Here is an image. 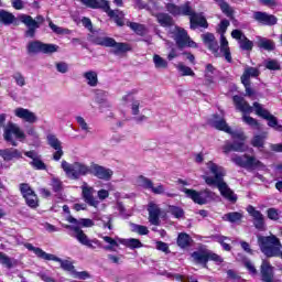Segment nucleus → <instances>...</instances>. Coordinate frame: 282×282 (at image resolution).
I'll use <instances>...</instances> for the list:
<instances>
[{
  "label": "nucleus",
  "mask_w": 282,
  "mask_h": 282,
  "mask_svg": "<svg viewBox=\"0 0 282 282\" xmlns=\"http://www.w3.org/2000/svg\"><path fill=\"white\" fill-rule=\"evenodd\" d=\"M29 54H54V52H58V46L56 44H44L40 41L30 42L28 44Z\"/></svg>",
  "instance_id": "obj_17"
},
{
  "label": "nucleus",
  "mask_w": 282,
  "mask_h": 282,
  "mask_svg": "<svg viewBox=\"0 0 282 282\" xmlns=\"http://www.w3.org/2000/svg\"><path fill=\"white\" fill-rule=\"evenodd\" d=\"M101 239H104L105 243H108L107 247H105V250H116L120 246V241H122V238L116 237L111 238L109 236H101Z\"/></svg>",
  "instance_id": "obj_38"
},
{
  "label": "nucleus",
  "mask_w": 282,
  "mask_h": 282,
  "mask_svg": "<svg viewBox=\"0 0 282 282\" xmlns=\"http://www.w3.org/2000/svg\"><path fill=\"white\" fill-rule=\"evenodd\" d=\"M4 140L7 142H10V144H12V147H18L19 143H17V140H19V142H25V132H23V130H21V128L15 124V123H9L6 128H4Z\"/></svg>",
  "instance_id": "obj_13"
},
{
  "label": "nucleus",
  "mask_w": 282,
  "mask_h": 282,
  "mask_svg": "<svg viewBox=\"0 0 282 282\" xmlns=\"http://www.w3.org/2000/svg\"><path fill=\"white\" fill-rule=\"evenodd\" d=\"M247 213L250 215V217H252L253 225L256 226L257 230H263L265 228V220L263 218V214L257 210L254 206L249 205L247 207Z\"/></svg>",
  "instance_id": "obj_23"
},
{
  "label": "nucleus",
  "mask_w": 282,
  "mask_h": 282,
  "mask_svg": "<svg viewBox=\"0 0 282 282\" xmlns=\"http://www.w3.org/2000/svg\"><path fill=\"white\" fill-rule=\"evenodd\" d=\"M221 12H224V14L231 17L232 15V9L230 8V6L228 4V2L220 0L219 2H217Z\"/></svg>",
  "instance_id": "obj_54"
},
{
  "label": "nucleus",
  "mask_w": 282,
  "mask_h": 282,
  "mask_svg": "<svg viewBox=\"0 0 282 282\" xmlns=\"http://www.w3.org/2000/svg\"><path fill=\"white\" fill-rule=\"evenodd\" d=\"M83 6L86 8H90L91 10H109V1L108 0H79Z\"/></svg>",
  "instance_id": "obj_28"
},
{
  "label": "nucleus",
  "mask_w": 282,
  "mask_h": 282,
  "mask_svg": "<svg viewBox=\"0 0 282 282\" xmlns=\"http://www.w3.org/2000/svg\"><path fill=\"white\" fill-rule=\"evenodd\" d=\"M267 214H268L269 219L276 221V220H279L281 212H279L276 208H269Z\"/></svg>",
  "instance_id": "obj_59"
},
{
  "label": "nucleus",
  "mask_w": 282,
  "mask_h": 282,
  "mask_svg": "<svg viewBox=\"0 0 282 282\" xmlns=\"http://www.w3.org/2000/svg\"><path fill=\"white\" fill-rule=\"evenodd\" d=\"M166 10L173 17H189V23L192 30H196V28H208V21H206V17L203 13H195L191 8V3L186 2L185 4L177 7L174 3H167Z\"/></svg>",
  "instance_id": "obj_3"
},
{
  "label": "nucleus",
  "mask_w": 282,
  "mask_h": 282,
  "mask_svg": "<svg viewBox=\"0 0 282 282\" xmlns=\"http://www.w3.org/2000/svg\"><path fill=\"white\" fill-rule=\"evenodd\" d=\"M215 72V67L212 64H207L206 65V70H205V78H206V85H213V83H215L213 80V75Z\"/></svg>",
  "instance_id": "obj_49"
},
{
  "label": "nucleus",
  "mask_w": 282,
  "mask_h": 282,
  "mask_svg": "<svg viewBox=\"0 0 282 282\" xmlns=\"http://www.w3.org/2000/svg\"><path fill=\"white\" fill-rule=\"evenodd\" d=\"M62 169L69 180H78L85 175L91 173V167L83 162L69 163L67 161H62Z\"/></svg>",
  "instance_id": "obj_6"
},
{
  "label": "nucleus",
  "mask_w": 282,
  "mask_h": 282,
  "mask_svg": "<svg viewBox=\"0 0 282 282\" xmlns=\"http://www.w3.org/2000/svg\"><path fill=\"white\" fill-rule=\"evenodd\" d=\"M128 28H131L133 30V32H135V34H139L140 36H142V34H144V32H147V29H144V25L135 23V22H128L127 23Z\"/></svg>",
  "instance_id": "obj_50"
},
{
  "label": "nucleus",
  "mask_w": 282,
  "mask_h": 282,
  "mask_svg": "<svg viewBox=\"0 0 282 282\" xmlns=\"http://www.w3.org/2000/svg\"><path fill=\"white\" fill-rule=\"evenodd\" d=\"M264 67H267V69L275 72L278 69H281V64L276 59H267L264 62Z\"/></svg>",
  "instance_id": "obj_52"
},
{
  "label": "nucleus",
  "mask_w": 282,
  "mask_h": 282,
  "mask_svg": "<svg viewBox=\"0 0 282 282\" xmlns=\"http://www.w3.org/2000/svg\"><path fill=\"white\" fill-rule=\"evenodd\" d=\"M183 193L194 202V204H198L199 206H204L205 204H210V202H215L217 198V194L212 192L210 189L195 191L183 188Z\"/></svg>",
  "instance_id": "obj_11"
},
{
  "label": "nucleus",
  "mask_w": 282,
  "mask_h": 282,
  "mask_svg": "<svg viewBox=\"0 0 282 282\" xmlns=\"http://www.w3.org/2000/svg\"><path fill=\"white\" fill-rule=\"evenodd\" d=\"M24 248H26V250H29V252H33V254L37 256L39 259H43L44 261H56L57 263H59L62 270H65L66 272H70L72 274H74L75 270H74V264L72 263V261L63 260V259L56 257L55 254L47 253V252L43 251V249H41L39 247H34L30 242H25Z\"/></svg>",
  "instance_id": "obj_5"
},
{
  "label": "nucleus",
  "mask_w": 282,
  "mask_h": 282,
  "mask_svg": "<svg viewBox=\"0 0 282 282\" xmlns=\"http://www.w3.org/2000/svg\"><path fill=\"white\" fill-rule=\"evenodd\" d=\"M51 186L54 191V193H61V191H63V182H61V180L53 177L51 180Z\"/></svg>",
  "instance_id": "obj_55"
},
{
  "label": "nucleus",
  "mask_w": 282,
  "mask_h": 282,
  "mask_svg": "<svg viewBox=\"0 0 282 282\" xmlns=\"http://www.w3.org/2000/svg\"><path fill=\"white\" fill-rule=\"evenodd\" d=\"M208 124L210 127H214V129H217L218 131H225V133H229L234 140H239L240 142L232 143H226L223 147L224 153H230V151H238L239 153H243L248 148L243 143L246 141V134H243V131H232L230 126L226 122L224 119V113L220 115H213L212 118L208 120Z\"/></svg>",
  "instance_id": "obj_2"
},
{
  "label": "nucleus",
  "mask_w": 282,
  "mask_h": 282,
  "mask_svg": "<svg viewBox=\"0 0 282 282\" xmlns=\"http://www.w3.org/2000/svg\"><path fill=\"white\" fill-rule=\"evenodd\" d=\"M231 36L239 42V45L241 47V50L245 51H250L252 50V47H254V44L252 43V41L248 40V37H246V35L243 34V32H241L240 30H234L231 32Z\"/></svg>",
  "instance_id": "obj_25"
},
{
  "label": "nucleus",
  "mask_w": 282,
  "mask_h": 282,
  "mask_svg": "<svg viewBox=\"0 0 282 282\" xmlns=\"http://www.w3.org/2000/svg\"><path fill=\"white\" fill-rule=\"evenodd\" d=\"M21 21L22 23H24V25L29 26V30L26 31V36H34V32L36 28H39V22H36V20L32 19V17L30 15H22Z\"/></svg>",
  "instance_id": "obj_34"
},
{
  "label": "nucleus",
  "mask_w": 282,
  "mask_h": 282,
  "mask_svg": "<svg viewBox=\"0 0 282 282\" xmlns=\"http://www.w3.org/2000/svg\"><path fill=\"white\" fill-rule=\"evenodd\" d=\"M76 122L80 127L82 131L89 133V124H87V121H85V118L78 116L76 117Z\"/></svg>",
  "instance_id": "obj_57"
},
{
  "label": "nucleus",
  "mask_w": 282,
  "mask_h": 282,
  "mask_svg": "<svg viewBox=\"0 0 282 282\" xmlns=\"http://www.w3.org/2000/svg\"><path fill=\"white\" fill-rule=\"evenodd\" d=\"M261 281L274 282V267L269 261L263 260L260 267Z\"/></svg>",
  "instance_id": "obj_24"
},
{
  "label": "nucleus",
  "mask_w": 282,
  "mask_h": 282,
  "mask_svg": "<svg viewBox=\"0 0 282 282\" xmlns=\"http://www.w3.org/2000/svg\"><path fill=\"white\" fill-rule=\"evenodd\" d=\"M56 69L59 74H67L69 66L65 62H59L56 64Z\"/></svg>",
  "instance_id": "obj_63"
},
{
  "label": "nucleus",
  "mask_w": 282,
  "mask_h": 282,
  "mask_svg": "<svg viewBox=\"0 0 282 282\" xmlns=\"http://www.w3.org/2000/svg\"><path fill=\"white\" fill-rule=\"evenodd\" d=\"M229 25H230V21L228 20L220 21L217 28V32L218 34H220V52L224 54L227 63H232V56L230 55V47L228 46V40L226 39V35H225Z\"/></svg>",
  "instance_id": "obj_14"
},
{
  "label": "nucleus",
  "mask_w": 282,
  "mask_h": 282,
  "mask_svg": "<svg viewBox=\"0 0 282 282\" xmlns=\"http://www.w3.org/2000/svg\"><path fill=\"white\" fill-rule=\"evenodd\" d=\"M105 12H107L108 17H110V19L115 20V23L117 25H119L120 28H122V25H124V13L120 10H111V7L108 4V10H106Z\"/></svg>",
  "instance_id": "obj_33"
},
{
  "label": "nucleus",
  "mask_w": 282,
  "mask_h": 282,
  "mask_svg": "<svg viewBox=\"0 0 282 282\" xmlns=\"http://www.w3.org/2000/svg\"><path fill=\"white\" fill-rule=\"evenodd\" d=\"M234 102L236 105V109L238 111H241L245 113L242 116V121L248 124L249 127H252V129H256L257 131H261V124L257 119L246 115V113H252V107L250 106L249 102H247L243 97L240 96H234Z\"/></svg>",
  "instance_id": "obj_8"
},
{
  "label": "nucleus",
  "mask_w": 282,
  "mask_h": 282,
  "mask_svg": "<svg viewBox=\"0 0 282 282\" xmlns=\"http://www.w3.org/2000/svg\"><path fill=\"white\" fill-rule=\"evenodd\" d=\"M156 19H158L160 25H162V28H169V26L173 25V18H171V15H169L166 13H159L156 15Z\"/></svg>",
  "instance_id": "obj_42"
},
{
  "label": "nucleus",
  "mask_w": 282,
  "mask_h": 282,
  "mask_svg": "<svg viewBox=\"0 0 282 282\" xmlns=\"http://www.w3.org/2000/svg\"><path fill=\"white\" fill-rule=\"evenodd\" d=\"M48 26L51 28V30H53V32L55 34H68L69 33V30L67 29H63L56 24H54L53 22H50L48 23Z\"/></svg>",
  "instance_id": "obj_56"
},
{
  "label": "nucleus",
  "mask_w": 282,
  "mask_h": 282,
  "mask_svg": "<svg viewBox=\"0 0 282 282\" xmlns=\"http://www.w3.org/2000/svg\"><path fill=\"white\" fill-rule=\"evenodd\" d=\"M231 162L237 164V166H241V169H246L247 171H268V166L263 164V162L259 161L256 156L252 155H234L231 158Z\"/></svg>",
  "instance_id": "obj_7"
},
{
  "label": "nucleus",
  "mask_w": 282,
  "mask_h": 282,
  "mask_svg": "<svg viewBox=\"0 0 282 282\" xmlns=\"http://www.w3.org/2000/svg\"><path fill=\"white\" fill-rule=\"evenodd\" d=\"M253 108L257 116L263 118V120H268V127L274 129V131H279L280 133L282 132V126L279 124V119L270 113L268 109L263 108V106L259 102H254Z\"/></svg>",
  "instance_id": "obj_15"
},
{
  "label": "nucleus",
  "mask_w": 282,
  "mask_h": 282,
  "mask_svg": "<svg viewBox=\"0 0 282 282\" xmlns=\"http://www.w3.org/2000/svg\"><path fill=\"white\" fill-rule=\"evenodd\" d=\"M169 213H171V215H173L176 219H182V217H184V209L177 206H170Z\"/></svg>",
  "instance_id": "obj_53"
},
{
  "label": "nucleus",
  "mask_w": 282,
  "mask_h": 282,
  "mask_svg": "<svg viewBox=\"0 0 282 282\" xmlns=\"http://www.w3.org/2000/svg\"><path fill=\"white\" fill-rule=\"evenodd\" d=\"M130 228L132 232H138V235H149V228L147 226L131 224Z\"/></svg>",
  "instance_id": "obj_51"
},
{
  "label": "nucleus",
  "mask_w": 282,
  "mask_h": 282,
  "mask_svg": "<svg viewBox=\"0 0 282 282\" xmlns=\"http://www.w3.org/2000/svg\"><path fill=\"white\" fill-rule=\"evenodd\" d=\"M203 180L207 186H216L225 199L232 204L237 202V194L224 182V177H226V169L224 166L208 161L203 167Z\"/></svg>",
  "instance_id": "obj_1"
},
{
  "label": "nucleus",
  "mask_w": 282,
  "mask_h": 282,
  "mask_svg": "<svg viewBox=\"0 0 282 282\" xmlns=\"http://www.w3.org/2000/svg\"><path fill=\"white\" fill-rule=\"evenodd\" d=\"M20 191L30 208H36L39 206V197H36V194L29 184H21Z\"/></svg>",
  "instance_id": "obj_19"
},
{
  "label": "nucleus",
  "mask_w": 282,
  "mask_h": 282,
  "mask_svg": "<svg viewBox=\"0 0 282 282\" xmlns=\"http://www.w3.org/2000/svg\"><path fill=\"white\" fill-rule=\"evenodd\" d=\"M152 184H153V182L143 175L138 176L135 178V185L140 186L141 188H145V189L150 191V188H152Z\"/></svg>",
  "instance_id": "obj_43"
},
{
  "label": "nucleus",
  "mask_w": 282,
  "mask_h": 282,
  "mask_svg": "<svg viewBox=\"0 0 282 282\" xmlns=\"http://www.w3.org/2000/svg\"><path fill=\"white\" fill-rule=\"evenodd\" d=\"M119 242L121 243V246H124L126 248H129L130 250H135L138 248H142V241H140V239L138 238H121V240H119Z\"/></svg>",
  "instance_id": "obj_37"
},
{
  "label": "nucleus",
  "mask_w": 282,
  "mask_h": 282,
  "mask_svg": "<svg viewBox=\"0 0 282 282\" xmlns=\"http://www.w3.org/2000/svg\"><path fill=\"white\" fill-rule=\"evenodd\" d=\"M153 63L156 69H166V67H169V62H166V59L162 58L160 55L153 56Z\"/></svg>",
  "instance_id": "obj_47"
},
{
  "label": "nucleus",
  "mask_w": 282,
  "mask_h": 282,
  "mask_svg": "<svg viewBox=\"0 0 282 282\" xmlns=\"http://www.w3.org/2000/svg\"><path fill=\"white\" fill-rule=\"evenodd\" d=\"M169 34L171 39L175 41L180 50H183V47L197 48V44L195 43V41L191 39V36H188V33L186 32V30L180 26H171Z\"/></svg>",
  "instance_id": "obj_10"
},
{
  "label": "nucleus",
  "mask_w": 282,
  "mask_h": 282,
  "mask_svg": "<svg viewBox=\"0 0 282 282\" xmlns=\"http://www.w3.org/2000/svg\"><path fill=\"white\" fill-rule=\"evenodd\" d=\"M15 19L17 18L11 12H8L3 9L0 10V21L3 23V25H12Z\"/></svg>",
  "instance_id": "obj_39"
},
{
  "label": "nucleus",
  "mask_w": 282,
  "mask_h": 282,
  "mask_svg": "<svg viewBox=\"0 0 282 282\" xmlns=\"http://www.w3.org/2000/svg\"><path fill=\"white\" fill-rule=\"evenodd\" d=\"M203 42L213 52V54H217L219 52V44L217 40H215V34L213 33H205L202 35Z\"/></svg>",
  "instance_id": "obj_30"
},
{
  "label": "nucleus",
  "mask_w": 282,
  "mask_h": 282,
  "mask_svg": "<svg viewBox=\"0 0 282 282\" xmlns=\"http://www.w3.org/2000/svg\"><path fill=\"white\" fill-rule=\"evenodd\" d=\"M67 221L69 224H73L70 226H77L79 228V230L82 228H91V226H94V220L89 219V218H80V219H76L72 216L67 217Z\"/></svg>",
  "instance_id": "obj_35"
},
{
  "label": "nucleus",
  "mask_w": 282,
  "mask_h": 282,
  "mask_svg": "<svg viewBox=\"0 0 282 282\" xmlns=\"http://www.w3.org/2000/svg\"><path fill=\"white\" fill-rule=\"evenodd\" d=\"M149 221L152 226H158L160 224V207L155 203H150L148 205Z\"/></svg>",
  "instance_id": "obj_31"
},
{
  "label": "nucleus",
  "mask_w": 282,
  "mask_h": 282,
  "mask_svg": "<svg viewBox=\"0 0 282 282\" xmlns=\"http://www.w3.org/2000/svg\"><path fill=\"white\" fill-rule=\"evenodd\" d=\"M93 43L95 45H102L104 47H112L111 54H115V56H122V54H126V52L131 51V46L127 43H118L112 37L107 36H98L91 39Z\"/></svg>",
  "instance_id": "obj_9"
},
{
  "label": "nucleus",
  "mask_w": 282,
  "mask_h": 282,
  "mask_svg": "<svg viewBox=\"0 0 282 282\" xmlns=\"http://www.w3.org/2000/svg\"><path fill=\"white\" fill-rule=\"evenodd\" d=\"M267 139L268 132H263L262 134H256L251 140V144L256 149H262V147L265 144Z\"/></svg>",
  "instance_id": "obj_40"
},
{
  "label": "nucleus",
  "mask_w": 282,
  "mask_h": 282,
  "mask_svg": "<svg viewBox=\"0 0 282 282\" xmlns=\"http://www.w3.org/2000/svg\"><path fill=\"white\" fill-rule=\"evenodd\" d=\"M253 19L258 21V23H262V25H276V17L270 15L265 12H254Z\"/></svg>",
  "instance_id": "obj_29"
},
{
  "label": "nucleus",
  "mask_w": 282,
  "mask_h": 282,
  "mask_svg": "<svg viewBox=\"0 0 282 282\" xmlns=\"http://www.w3.org/2000/svg\"><path fill=\"white\" fill-rule=\"evenodd\" d=\"M177 246H180V248H188V246H191V236H188V234H180L177 237Z\"/></svg>",
  "instance_id": "obj_46"
},
{
  "label": "nucleus",
  "mask_w": 282,
  "mask_h": 282,
  "mask_svg": "<svg viewBox=\"0 0 282 282\" xmlns=\"http://www.w3.org/2000/svg\"><path fill=\"white\" fill-rule=\"evenodd\" d=\"M218 243H220V246H223L224 250H226L227 252L230 251V245L226 241H230V239L220 236L217 238Z\"/></svg>",
  "instance_id": "obj_61"
},
{
  "label": "nucleus",
  "mask_w": 282,
  "mask_h": 282,
  "mask_svg": "<svg viewBox=\"0 0 282 282\" xmlns=\"http://www.w3.org/2000/svg\"><path fill=\"white\" fill-rule=\"evenodd\" d=\"M176 69L180 72L181 76H195L193 68L184 65L183 63H178L176 65Z\"/></svg>",
  "instance_id": "obj_45"
},
{
  "label": "nucleus",
  "mask_w": 282,
  "mask_h": 282,
  "mask_svg": "<svg viewBox=\"0 0 282 282\" xmlns=\"http://www.w3.org/2000/svg\"><path fill=\"white\" fill-rule=\"evenodd\" d=\"M24 155L32 160L30 164L33 169H35V171H45V169H47V165H45L43 160H41V156L39 153H36V151H26L24 152Z\"/></svg>",
  "instance_id": "obj_26"
},
{
  "label": "nucleus",
  "mask_w": 282,
  "mask_h": 282,
  "mask_svg": "<svg viewBox=\"0 0 282 282\" xmlns=\"http://www.w3.org/2000/svg\"><path fill=\"white\" fill-rule=\"evenodd\" d=\"M13 79L15 80L19 87H25V77L21 73H15L13 75Z\"/></svg>",
  "instance_id": "obj_60"
},
{
  "label": "nucleus",
  "mask_w": 282,
  "mask_h": 282,
  "mask_svg": "<svg viewBox=\"0 0 282 282\" xmlns=\"http://www.w3.org/2000/svg\"><path fill=\"white\" fill-rule=\"evenodd\" d=\"M13 113L15 118H19L20 120H23L29 124H34L35 122H39V117L30 109L19 107L13 110Z\"/></svg>",
  "instance_id": "obj_21"
},
{
  "label": "nucleus",
  "mask_w": 282,
  "mask_h": 282,
  "mask_svg": "<svg viewBox=\"0 0 282 282\" xmlns=\"http://www.w3.org/2000/svg\"><path fill=\"white\" fill-rule=\"evenodd\" d=\"M135 94H138V90H131L127 93L121 100L123 105L132 102L131 113L134 116V120L140 124L141 122H145L147 116L140 115V100L135 99Z\"/></svg>",
  "instance_id": "obj_12"
},
{
  "label": "nucleus",
  "mask_w": 282,
  "mask_h": 282,
  "mask_svg": "<svg viewBox=\"0 0 282 282\" xmlns=\"http://www.w3.org/2000/svg\"><path fill=\"white\" fill-rule=\"evenodd\" d=\"M83 78L88 87L98 86V73L96 70H87L83 74Z\"/></svg>",
  "instance_id": "obj_36"
},
{
  "label": "nucleus",
  "mask_w": 282,
  "mask_h": 282,
  "mask_svg": "<svg viewBox=\"0 0 282 282\" xmlns=\"http://www.w3.org/2000/svg\"><path fill=\"white\" fill-rule=\"evenodd\" d=\"M73 276L75 279H80L82 281H85L87 279H89V273L87 271H73Z\"/></svg>",
  "instance_id": "obj_62"
},
{
  "label": "nucleus",
  "mask_w": 282,
  "mask_h": 282,
  "mask_svg": "<svg viewBox=\"0 0 282 282\" xmlns=\"http://www.w3.org/2000/svg\"><path fill=\"white\" fill-rule=\"evenodd\" d=\"M260 72L256 67H247L241 76V83L245 85L246 94L252 96V88H250V78H257Z\"/></svg>",
  "instance_id": "obj_20"
},
{
  "label": "nucleus",
  "mask_w": 282,
  "mask_h": 282,
  "mask_svg": "<svg viewBox=\"0 0 282 282\" xmlns=\"http://www.w3.org/2000/svg\"><path fill=\"white\" fill-rule=\"evenodd\" d=\"M91 173H94L95 177H98L99 180H111V176L113 175V171L107 167H102L98 164H93L90 166Z\"/></svg>",
  "instance_id": "obj_27"
},
{
  "label": "nucleus",
  "mask_w": 282,
  "mask_h": 282,
  "mask_svg": "<svg viewBox=\"0 0 282 282\" xmlns=\"http://www.w3.org/2000/svg\"><path fill=\"white\" fill-rule=\"evenodd\" d=\"M258 47H261L262 50H267L268 52H270L274 50V42L265 37H258Z\"/></svg>",
  "instance_id": "obj_44"
},
{
  "label": "nucleus",
  "mask_w": 282,
  "mask_h": 282,
  "mask_svg": "<svg viewBox=\"0 0 282 282\" xmlns=\"http://www.w3.org/2000/svg\"><path fill=\"white\" fill-rule=\"evenodd\" d=\"M243 217L242 213L239 212H232L225 214L223 216L224 221H230V224H237V221H241V218Z\"/></svg>",
  "instance_id": "obj_41"
},
{
  "label": "nucleus",
  "mask_w": 282,
  "mask_h": 282,
  "mask_svg": "<svg viewBox=\"0 0 282 282\" xmlns=\"http://www.w3.org/2000/svg\"><path fill=\"white\" fill-rule=\"evenodd\" d=\"M0 155L4 162H12V160H19L22 158L21 151L17 149L0 150Z\"/></svg>",
  "instance_id": "obj_32"
},
{
  "label": "nucleus",
  "mask_w": 282,
  "mask_h": 282,
  "mask_svg": "<svg viewBox=\"0 0 282 282\" xmlns=\"http://www.w3.org/2000/svg\"><path fill=\"white\" fill-rule=\"evenodd\" d=\"M94 193H95L94 187L88 186L87 183H84L82 185V195H83L84 202H86L88 206H93V208H98V206H100V200L94 197Z\"/></svg>",
  "instance_id": "obj_22"
},
{
  "label": "nucleus",
  "mask_w": 282,
  "mask_h": 282,
  "mask_svg": "<svg viewBox=\"0 0 282 282\" xmlns=\"http://www.w3.org/2000/svg\"><path fill=\"white\" fill-rule=\"evenodd\" d=\"M0 263L6 268H12V259L3 252H0Z\"/></svg>",
  "instance_id": "obj_58"
},
{
  "label": "nucleus",
  "mask_w": 282,
  "mask_h": 282,
  "mask_svg": "<svg viewBox=\"0 0 282 282\" xmlns=\"http://www.w3.org/2000/svg\"><path fill=\"white\" fill-rule=\"evenodd\" d=\"M156 250H160L161 252H165V254H169V252H171V250H169V245L162 241L156 242Z\"/></svg>",
  "instance_id": "obj_64"
},
{
  "label": "nucleus",
  "mask_w": 282,
  "mask_h": 282,
  "mask_svg": "<svg viewBox=\"0 0 282 282\" xmlns=\"http://www.w3.org/2000/svg\"><path fill=\"white\" fill-rule=\"evenodd\" d=\"M69 230L74 231L73 237L82 243V246H86L87 248H90L91 250H96V246H100V241L97 239L90 240L89 237L80 229L78 226H66Z\"/></svg>",
  "instance_id": "obj_16"
},
{
  "label": "nucleus",
  "mask_w": 282,
  "mask_h": 282,
  "mask_svg": "<svg viewBox=\"0 0 282 282\" xmlns=\"http://www.w3.org/2000/svg\"><path fill=\"white\" fill-rule=\"evenodd\" d=\"M46 140H47L50 147H52V149H54V150L63 148L61 140H58V138H56V135H54V134H48L46 137Z\"/></svg>",
  "instance_id": "obj_48"
},
{
  "label": "nucleus",
  "mask_w": 282,
  "mask_h": 282,
  "mask_svg": "<svg viewBox=\"0 0 282 282\" xmlns=\"http://www.w3.org/2000/svg\"><path fill=\"white\" fill-rule=\"evenodd\" d=\"M192 259L195 261V263H200L202 265H206L208 261H216V263H221L223 261L221 257L208 250L194 251L192 253Z\"/></svg>",
  "instance_id": "obj_18"
},
{
  "label": "nucleus",
  "mask_w": 282,
  "mask_h": 282,
  "mask_svg": "<svg viewBox=\"0 0 282 282\" xmlns=\"http://www.w3.org/2000/svg\"><path fill=\"white\" fill-rule=\"evenodd\" d=\"M257 238L260 251L262 252V254H264V257H276V254H279V251L282 250L281 240L275 235H258Z\"/></svg>",
  "instance_id": "obj_4"
}]
</instances>
